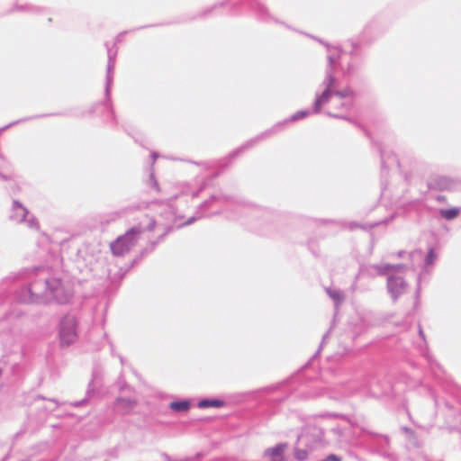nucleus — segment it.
I'll return each mask as SVG.
<instances>
[{"mask_svg": "<svg viewBox=\"0 0 461 461\" xmlns=\"http://www.w3.org/2000/svg\"><path fill=\"white\" fill-rule=\"evenodd\" d=\"M32 302L39 303L41 301H55L58 303H67L73 295L70 285L59 276H50L46 280V290L44 298L36 293V287L30 288Z\"/></svg>", "mask_w": 461, "mask_h": 461, "instance_id": "nucleus-1", "label": "nucleus"}, {"mask_svg": "<svg viewBox=\"0 0 461 461\" xmlns=\"http://www.w3.org/2000/svg\"><path fill=\"white\" fill-rule=\"evenodd\" d=\"M141 231L140 227H133L124 235L117 238L110 246L113 254L122 256L127 253L136 244Z\"/></svg>", "mask_w": 461, "mask_h": 461, "instance_id": "nucleus-2", "label": "nucleus"}, {"mask_svg": "<svg viewBox=\"0 0 461 461\" xmlns=\"http://www.w3.org/2000/svg\"><path fill=\"white\" fill-rule=\"evenodd\" d=\"M438 200L443 201V200H445V198L444 197H440V198H438Z\"/></svg>", "mask_w": 461, "mask_h": 461, "instance_id": "nucleus-15", "label": "nucleus"}, {"mask_svg": "<svg viewBox=\"0 0 461 461\" xmlns=\"http://www.w3.org/2000/svg\"><path fill=\"white\" fill-rule=\"evenodd\" d=\"M59 339L63 346H69L77 340V321L74 317L63 318L60 323Z\"/></svg>", "mask_w": 461, "mask_h": 461, "instance_id": "nucleus-3", "label": "nucleus"}, {"mask_svg": "<svg viewBox=\"0 0 461 461\" xmlns=\"http://www.w3.org/2000/svg\"><path fill=\"white\" fill-rule=\"evenodd\" d=\"M223 405H224V402L221 400H203V401H200L198 403V406L200 408H209V407L220 408V407H222Z\"/></svg>", "mask_w": 461, "mask_h": 461, "instance_id": "nucleus-9", "label": "nucleus"}, {"mask_svg": "<svg viewBox=\"0 0 461 461\" xmlns=\"http://www.w3.org/2000/svg\"><path fill=\"white\" fill-rule=\"evenodd\" d=\"M440 215L446 220H453L459 215L458 208L444 209L440 211Z\"/></svg>", "mask_w": 461, "mask_h": 461, "instance_id": "nucleus-10", "label": "nucleus"}, {"mask_svg": "<svg viewBox=\"0 0 461 461\" xmlns=\"http://www.w3.org/2000/svg\"><path fill=\"white\" fill-rule=\"evenodd\" d=\"M321 461H340V459L335 455H330Z\"/></svg>", "mask_w": 461, "mask_h": 461, "instance_id": "nucleus-13", "label": "nucleus"}, {"mask_svg": "<svg viewBox=\"0 0 461 461\" xmlns=\"http://www.w3.org/2000/svg\"><path fill=\"white\" fill-rule=\"evenodd\" d=\"M307 456H308V453L306 450H304V449H295L294 450V457L298 461H304V460H306Z\"/></svg>", "mask_w": 461, "mask_h": 461, "instance_id": "nucleus-11", "label": "nucleus"}, {"mask_svg": "<svg viewBox=\"0 0 461 461\" xmlns=\"http://www.w3.org/2000/svg\"><path fill=\"white\" fill-rule=\"evenodd\" d=\"M169 406L173 411L182 412L189 410L190 402L188 401L172 402Z\"/></svg>", "mask_w": 461, "mask_h": 461, "instance_id": "nucleus-7", "label": "nucleus"}, {"mask_svg": "<svg viewBox=\"0 0 461 461\" xmlns=\"http://www.w3.org/2000/svg\"><path fill=\"white\" fill-rule=\"evenodd\" d=\"M389 289L393 294H399L405 287V283L401 277H390L388 280Z\"/></svg>", "mask_w": 461, "mask_h": 461, "instance_id": "nucleus-6", "label": "nucleus"}, {"mask_svg": "<svg viewBox=\"0 0 461 461\" xmlns=\"http://www.w3.org/2000/svg\"><path fill=\"white\" fill-rule=\"evenodd\" d=\"M437 186L440 190L448 189L449 188V181L446 178H439L438 181L436 183Z\"/></svg>", "mask_w": 461, "mask_h": 461, "instance_id": "nucleus-12", "label": "nucleus"}, {"mask_svg": "<svg viewBox=\"0 0 461 461\" xmlns=\"http://www.w3.org/2000/svg\"><path fill=\"white\" fill-rule=\"evenodd\" d=\"M287 448V444L282 443L275 447L268 448L265 451V456L269 457L271 461H285V451Z\"/></svg>", "mask_w": 461, "mask_h": 461, "instance_id": "nucleus-4", "label": "nucleus"}, {"mask_svg": "<svg viewBox=\"0 0 461 461\" xmlns=\"http://www.w3.org/2000/svg\"><path fill=\"white\" fill-rule=\"evenodd\" d=\"M306 113L304 112H301V113H296L294 117H293V120H297V119H301V118H303L306 116Z\"/></svg>", "mask_w": 461, "mask_h": 461, "instance_id": "nucleus-14", "label": "nucleus"}, {"mask_svg": "<svg viewBox=\"0 0 461 461\" xmlns=\"http://www.w3.org/2000/svg\"><path fill=\"white\" fill-rule=\"evenodd\" d=\"M330 97V90L328 88L325 90L322 95L316 100L315 102V112L318 113L321 110V107L326 104Z\"/></svg>", "mask_w": 461, "mask_h": 461, "instance_id": "nucleus-8", "label": "nucleus"}, {"mask_svg": "<svg viewBox=\"0 0 461 461\" xmlns=\"http://www.w3.org/2000/svg\"><path fill=\"white\" fill-rule=\"evenodd\" d=\"M136 405V401L128 398H119L115 406L119 412L125 414L130 412Z\"/></svg>", "mask_w": 461, "mask_h": 461, "instance_id": "nucleus-5", "label": "nucleus"}]
</instances>
